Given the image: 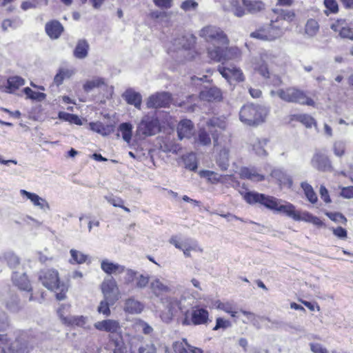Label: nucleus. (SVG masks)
<instances>
[{
	"label": "nucleus",
	"instance_id": "f257e3e1",
	"mask_svg": "<svg viewBox=\"0 0 353 353\" xmlns=\"http://www.w3.org/2000/svg\"><path fill=\"white\" fill-rule=\"evenodd\" d=\"M41 337L42 333L32 329L19 331L11 342L7 335L0 334V353H29Z\"/></svg>",
	"mask_w": 353,
	"mask_h": 353
},
{
	"label": "nucleus",
	"instance_id": "f03ea898",
	"mask_svg": "<svg viewBox=\"0 0 353 353\" xmlns=\"http://www.w3.org/2000/svg\"><path fill=\"white\" fill-rule=\"evenodd\" d=\"M172 291L171 287L158 280H156V296L160 297V303L162 308L165 310L161 315V319L165 321H169L173 315L181 309V303L176 299L168 296L167 294Z\"/></svg>",
	"mask_w": 353,
	"mask_h": 353
},
{
	"label": "nucleus",
	"instance_id": "7ed1b4c3",
	"mask_svg": "<svg viewBox=\"0 0 353 353\" xmlns=\"http://www.w3.org/2000/svg\"><path fill=\"white\" fill-rule=\"evenodd\" d=\"M39 279L43 286L56 293L57 300L61 301L65 299L68 288L65 283L60 281L57 270H42L39 272Z\"/></svg>",
	"mask_w": 353,
	"mask_h": 353
},
{
	"label": "nucleus",
	"instance_id": "20e7f679",
	"mask_svg": "<svg viewBox=\"0 0 353 353\" xmlns=\"http://www.w3.org/2000/svg\"><path fill=\"white\" fill-rule=\"evenodd\" d=\"M266 115L267 110L263 106L248 103L241 108L239 119L246 125L255 126L263 123Z\"/></svg>",
	"mask_w": 353,
	"mask_h": 353
},
{
	"label": "nucleus",
	"instance_id": "39448f33",
	"mask_svg": "<svg viewBox=\"0 0 353 353\" xmlns=\"http://www.w3.org/2000/svg\"><path fill=\"white\" fill-rule=\"evenodd\" d=\"M272 97L278 96L281 100L288 102L314 106L315 103L305 93L296 87H289L270 92Z\"/></svg>",
	"mask_w": 353,
	"mask_h": 353
},
{
	"label": "nucleus",
	"instance_id": "423d86ee",
	"mask_svg": "<svg viewBox=\"0 0 353 353\" xmlns=\"http://www.w3.org/2000/svg\"><path fill=\"white\" fill-rule=\"evenodd\" d=\"M244 200L249 204L253 205L260 203L267 208L277 212L281 199H278L272 196H268L264 194H260L255 192L240 191Z\"/></svg>",
	"mask_w": 353,
	"mask_h": 353
},
{
	"label": "nucleus",
	"instance_id": "0eeeda50",
	"mask_svg": "<svg viewBox=\"0 0 353 353\" xmlns=\"http://www.w3.org/2000/svg\"><path fill=\"white\" fill-rule=\"evenodd\" d=\"M199 36L207 42L213 44L227 46L229 43L226 34L221 28L216 26L208 25L203 27L199 32Z\"/></svg>",
	"mask_w": 353,
	"mask_h": 353
},
{
	"label": "nucleus",
	"instance_id": "6e6552de",
	"mask_svg": "<svg viewBox=\"0 0 353 353\" xmlns=\"http://www.w3.org/2000/svg\"><path fill=\"white\" fill-rule=\"evenodd\" d=\"M103 299L111 303H115L121 297V292L116 280L113 277L105 279L101 284Z\"/></svg>",
	"mask_w": 353,
	"mask_h": 353
},
{
	"label": "nucleus",
	"instance_id": "1a4fd4ad",
	"mask_svg": "<svg viewBox=\"0 0 353 353\" xmlns=\"http://www.w3.org/2000/svg\"><path fill=\"white\" fill-rule=\"evenodd\" d=\"M170 243L173 245L176 248L182 250L183 254L186 257H190V251H196L203 252V250L195 241H186L184 242L180 241V239L177 236H172L170 240Z\"/></svg>",
	"mask_w": 353,
	"mask_h": 353
},
{
	"label": "nucleus",
	"instance_id": "9d476101",
	"mask_svg": "<svg viewBox=\"0 0 353 353\" xmlns=\"http://www.w3.org/2000/svg\"><path fill=\"white\" fill-rule=\"evenodd\" d=\"M172 46V50H180L182 55L185 56L188 60L193 59L196 54V52L190 50L192 46V41L185 37L174 39Z\"/></svg>",
	"mask_w": 353,
	"mask_h": 353
},
{
	"label": "nucleus",
	"instance_id": "9b49d317",
	"mask_svg": "<svg viewBox=\"0 0 353 353\" xmlns=\"http://www.w3.org/2000/svg\"><path fill=\"white\" fill-rule=\"evenodd\" d=\"M271 59V54L268 52L261 53L256 57L252 61V68L265 78L270 77V72L268 67V61Z\"/></svg>",
	"mask_w": 353,
	"mask_h": 353
},
{
	"label": "nucleus",
	"instance_id": "f8f14e48",
	"mask_svg": "<svg viewBox=\"0 0 353 353\" xmlns=\"http://www.w3.org/2000/svg\"><path fill=\"white\" fill-rule=\"evenodd\" d=\"M154 129V113L151 112L145 115L137 127V132L144 136L153 134Z\"/></svg>",
	"mask_w": 353,
	"mask_h": 353
},
{
	"label": "nucleus",
	"instance_id": "ddd939ff",
	"mask_svg": "<svg viewBox=\"0 0 353 353\" xmlns=\"http://www.w3.org/2000/svg\"><path fill=\"white\" fill-rule=\"evenodd\" d=\"M311 163L312 166L318 170L323 172L332 170V165L328 157L320 151L314 154Z\"/></svg>",
	"mask_w": 353,
	"mask_h": 353
},
{
	"label": "nucleus",
	"instance_id": "4468645a",
	"mask_svg": "<svg viewBox=\"0 0 353 353\" xmlns=\"http://www.w3.org/2000/svg\"><path fill=\"white\" fill-rule=\"evenodd\" d=\"M94 327L99 331L112 334L119 333L121 330L119 322L110 319L96 322L94 324Z\"/></svg>",
	"mask_w": 353,
	"mask_h": 353
},
{
	"label": "nucleus",
	"instance_id": "2eb2a0df",
	"mask_svg": "<svg viewBox=\"0 0 353 353\" xmlns=\"http://www.w3.org/2000/svg\"><path fill=\"white\" fill-rule=\"evenodd\" d=\"M121 97L128 104L134 105L136 108L141 110L142 96L139 92L130 88L122 94Z\"/></svg>",
	"mask_w": 353,
	"mask_h": 353
},
{
	"label": "nucleus",
	"instance_id": "dca6fc26",
	"mask_svg": "<svg viewBox=\"0 0 353 353\" xmlns=\"http://www.w3.org/2000/svg\"><path fill=\"white\" fill-rule=\"evenodd\" d=\"M172 348L174 353H203L201 349L191 345L185 339L173 343Z\"/></svg>",
	"mask_w": 353,
	"mask_h": 353
},
{
	"label": "nucleus",
	"instance_id": "f3484780",
	"mask_svg": "<svg viewBox=\"0 0 353 353\" xmlns=\"http://www.w3.org/2000/svg\"><path fill=\"white\" fill-rule=\"evenodd\" d=\"M194 133V124L189 119L181 120L177 125V134L180 140L190 139Z\"/></svg>",
	"mask_w": 353,
	"mask_h": 353
},
{
	"label": "nucleus",
	"instance_id": "a211bd4d",
	"mask_svg": "<svg viewBox=\"0 0 353 353\" xmlns=\"http://www.w3.org/2000/svg\"><path fill=\"white\" fill-rule=\"evenodd\" d=\"M190 316L194 325H201L208 323L209 313L206 309L195 306L192 307Z\"/></svg>",
	"mask_w": 353,
	"mask_h": 353
},
{
	"label": "nucleus",
	"instance_id": "6ab92c4d",
	"mask_svg": "<svg viewBox=\"0 0 353 353\" xmlns=\"http://www.w3.org/2000/svg\"><path fill=\"white\" fill-rule=\"evenodd\" d=\"M218 70L220 74L228 81L230 79H234L236 81H243L244 80L243 72L239 68L235 67L225 68L219 66Z\"/></svg>",
	"mask_w": 353,
	"mask_h": 353
},
{
	"label": "nucleus",
	"instance_id": "aec40b11",
	"mask_svg": "<svg viewBox=\"0 0 353 353\" xmlns=\"http://www.w3.org/2000/svg\"><path fill=\"white\" fill-rule=\"evenodd\" d=\"M101 270L108 275L120 274L125 272V266L113 263L108 259H103L101 262Z\"/></svg>",
	"mask_w": 353,
	"mask_h": 353
},
{
	"label": "nucleus",
	"instance_id": "412c9836",
	"mask_svg": "<svg viewBox=\"0 0 353 353\" xmlns=\"http://www.w3.org/2000/svg\"><path fill=\"white\" fill-rule=\"evenodd\" d=\"M20 194L21 196H26L27 199H29L34 206H37L41 210H50V205L48 201L46 199L40 197L37 194L28 192L25 190H21Z\"/></svg>",
	"mask_w": 353,
	"mask_h": 353
},
{
	"label": "nucleus",
	"instance_id": "4be33fe9",
	"mask_svg": "<svg viewBox=\"0 0 353 353\" xmlns=\"http://www.w3.org/2000/svg\"><path fill=\"white\" fill-rule=\"evenodd\" d=\"M61 308L58 311V315L62 322L68 325L84 327L87 323V317L83 316H64Z\"/></svg>",
	"mask_w": 353,
	"mask_h": 353
},
{
	"label": "nucleus",
	"instance_id": "5701e85b",
	"mask_svg": "<svg viewBox=\"0 0 353 353\" xmlns=\"http://www.w3.org/2000/svg\"><path fill=\"white\" fill-rule=\"evenodd\" d=\"M199 98L201 100L206 101H219L222 99V92L216 87L206 88L200 92Z\"/></svg>",
	"mask_w": 353,
	"mask_h": 353
},
{
	"label": "nucleus",
	"instance_id": "b1692460",
	"mask_svg": "<svg viewBox=\"0 0 353 353\" xmlns=\"http://www.w3.org/2000/svg\"><path fill=\"white\" fill-rule=\"evenodd\" d=\"M13 283L20 290L30 291L32 290L29 280L26 274L23 272H14L12 276Z\"/></svg>",
	"mask_w": 353,
	"mask_h": 353
},
{
	"label": "nucleus",
	"instance_id": "393cba45",
	"mask_svg": "<svg viewBox=\"0 0 353 353\" xmlns=\"http://www.w3.org/2000/svg\"><path fill=\"white\" fill-rule=\"evenodd\" d=\"M45 30L51 39H57L63 31V27L59 21H52L46 24Z\"/></svg>",
	"mask_w": 353,
	"mask_h": 353
},
{
	"label": "nucleus",
	"instance_id": "a878e982",
	"mask_svg": "<svg viewBox=\"0 0 353 353\" xmlns=\"http://www.w3.org/2000/svg\"><path fill=\"white\" fill-rule=\"evenodd\" d=\"M158 144L159 145V149L164 152H172L173 154H177L181 150L179 145L172 143L169 138L158 137Z\"/></svg>",
	"mask_w": 353,
	"mask_h": 353
},
{
	"label": "nucleus",
	"instance_id": "bb28decb",
	"mask_svg": "<svg viewBox=\"0 0 353 353\" xmlns=\"http://www.w3.org/2000/svg\"><path fill=\"white\" fill-rule=\"evenodd\" d=\"M294 221H302L311 223L318 227H321L323 225V223L321 221V219L319 218L312 215L311 213H310L307 211L298 210Z\"/></svg>",
	"mask_w": 353,
	"mask_h": 353
},
{
	"label": "nucleus",
	"instance_id": "cd10ccee",
	"mask_svg": "<svg viewBox=\"0 0 353 353\" xmlns=\"http://www.w3.org/2000/svg\"><path fill=\"white\" fill-rule=\"evenodd\" d=\"M270 175L273 179L277 181L280 185L290 188L292 185V180L291 177L281 169H274Z\"/></svg>",
	"mask_w": 353,
	"mask_h": 353
},
{
	"label": "nucleus",
	"instance_id": "c85d7f7f",
	"mask_svg": "<svg viewBox=\"0 0 353 353\" xmlns=\"http://www.w3.org/2000/svg\"><path fill=\"white\" fill-rule=\"evenodd\" d=\"M0 261L6 262L10 268H16L20 263L18 256L10 250L0 253Z\"/></svg>",
	"mask_w": 353,
	"mask_h": 353
},
{
	"label": "nucleus",
	"instance_id": "c756f323",
	"mask_svg": "<svg viewBox=\"0 0 353 353\" xmlns=\"http://www.w3.org/2000/svg\"><path fill=\"white\" fill-rule=\"evenodd\" d=\"M239 174L241 179H249L254 182L261 181L265 179L263 175L258 173L252 168H243L241 169Z\"/></svg>",
	"mask_w": 353,
	"mask_h": 353
},
{
	"label": "nucleus",
	"instance_id": "7c9ffc66",
	"mask_svg": "<svg viewBox=\"0 0 353 353\" xmlns=\"http://www.w3.org/2000/svg\"><path fill=\"white\" fill-rule=\"evenodd\" d=\"M297 211L298 210H296V207L293 204L281 200L276 212L283 214L293 220H295Z\"/></svg>",
	"mask_w": 353,
	"mask_h": 353
},
{
	"label": "nucleus",
	"instance_id": "2f4dec72",
	"mask_svg": "<svg viewBox=\"0 0 353 353\" xmlns=\"http://www.w3.org/2000/svg\"><path fill=\"white\" fill-rule=\"evenodd\" d=\"M25 79L19 76H12L7 79V85L5 86L6 92L12 93L25 84Z\"/></svg>",
	"mask_w": 353,
	"mask_h": 353
},
{
	"label": "nucleus",
	"instance_id": "473e14b6",
	"mask_svg": "<svg viewBox=\"0 0 353 353\" xmlns=\"http://www.w3.org/2000/svg\"><path fill=\"white\" fill-rule=\"evenodd\" d=\"M143 305L133 298L125 300L124 303V311L130 314H138L143 310Z\"/></svg>",
	"mask_w": 353,
	"mask_h": 353
},
{
	"label": "nucleus",
	"instance_id": "72a5a7b5",
	"mask_svg": "<svg viewBox=\"0 0 353 353\" xmlns=\"http://www.w3.org/2000/svg\"><path fill=\"white\" fill-rule=\"evenodd\" d=\"M105 85L106 83L104 78L95 77L92 79L87 80L83 85V89L85 92H90L95 88H99Z\"/></svg>",
	"mask_w": 353,
	"mask_h": 353
},
{
	"label": "nucleus",
	"instance_id": "f704fd0d",
	"mask_svg": "<svg viewBox=\"0 0 353 353\" xmlns=\"http://www.w3.org/2000/svg\"><path fill=\"white\" fill-rule=\"evenodd\" d=\"M242 4L248 12L257 13L264 9V4L260 1L242 0Z\"/></svg>",
	"mask_w": 353,
	"mask_h": 353
},
{
	"label": "nucleus",
	"instance_id": "c9c22d12",
	"mask_svg": "<svg viewBox=\"0 0 353 353\" xmlns=\"http://www.w3.org/2000/svg\"><path fill=\"white\" fill-rule=\"evenodd\" d=\"M133 126L130 123H122L119 125L118 130L121 133L123 139L129 143L132 137Z\"/></svg>",
	"mask_w": 353,
	"mask_h": 353
},
{
	"label": "nucleus",
	"instance_id": "e433bc0d",
	"mask_svg": "<svg viewBox=\"0 0 353 353\" xmlns=\"http://www.w3.org/2000/svg\"><path fill=\"white\" fill-rule=\"evenodd\" d=\"M89 49L88 43L85 40H81L78 42L74 50V56L77 59H84L88 55Z\"/></svg>",
	"mask_w": 353,
	"mask_h": 353
},
{
	"label": "nucleus",
	"instance_id": "4c0bfd02",
	"mask_svg": "<svg viewBox=\"0 0 353 353\" xmlns=\"http://www.w3.org/2000/svg\"><path fill=\"white\" fill-rule=\"evenodd\" d=\"M228 161L229 149L224 147L220 150L216 162L221 170H225L228 166Z\"/></svg>",
	"mask_w": 353,
	"mask_h": 353
},
{
	"label": "nucleus",
	"instance_id": "58836bf2",
	"mask_svg": "<svg viewBox=\"0 0 353 353\" xmlns=\"http://www.w3.org/2000/svg\"><path fill=\"white\" fill-rule=\"evenodd\" d=\"M223 46H214L208 48V57L216 62L223 61Z\"/></svg>",
	"mask_w": 353,
	"mask_h": 353
},
{
	"label": "nucleus",
	"instance_id": "ea45409f",
	"mask_svg": "<svg viewBox=\"0 0 353 353\" xmlns=\"http://www.w3.org/2000/svg\"><path fill=\"white\" fill-rule=\"evenodd\" d=\"M267 139H256L252 143L253 150L255 151L256 154L260 157H265L268 154L264 147L268 143Z\"/></svg>",
	"mask_w": 353,
	"mask_h": 353
},
{
	"label": "nucleus",
	"instance_id": "a19ab883",
	"mask_svg": "<svg viewBox=\"0 0 353 353\" xmlns=\"http://www.w3.org/2000/svg\"><path fill=\"white\" fill-rule=\"evenodd\" d=\"M171 95L168 92H163L156 94V108L157 107H167L171 103Z\"/></svg>",
	"mask_w": 353,
	"mask_h": 353
},
{
	"label": "nucleus",
	"instance_id": "79ce46f5",
	"mask_svg": "<svg viewBox=\"0 0 353 353\" xmlns=\"http://www.w3.org/2000/svg\"><path fill=\"white\" fill-rule=\"evenodd\" d=\"M70 253L71 255V259H70V263L72 264L83 263L86 261V260L88 258V255L74 249H71Z\"/></svg>",
	"mask_w": 353,
	"mask_h": 353
},
{
	"label": "nucleus",
	"instance_id": "37998d69",
	"mask_svg": "<svg viewBox=\"0 0 353 353\" xmlns=\"http://www.w3.org/2000/svg\"><path fill=\"white\" fill-rule=\"evenodd\" d=\"M74 71L72 70L61 68L55 75L54 78V83L59 86L62 84L65 79L70 78L74 74Z\"/></svg>",
	"mask_w": 353,
	"mask_h": 353
},
{
	"label": "nucleus",
	"instance_id": "c03bdc74",
	"mask_svg": "<svg viewBox=\"0 0 353 353\" xmlns=\"http://www.w3.org/2000/svg\"><path fill=\"white\" fill-rule=\"evenodd\" d=\"M301 186L307 200L312 203H316L317 202V196L312 187L307 182L301 183Z\"/></svg>",
	"mask_w": 353,
	"mask_h": 353
},
{
	"label": "nucleus",
	"instance_id": "a18cd8bd",
	"mask_svg": "<svg viewBox=\"0 0 353 353\" xmlns=\"http://www.w3.org/2000/svg\"><path fill=\"white\" fill-rule=\"evenodd\" d=\"M265 28L266 29L268 41L274 40L280 37L283 33V30L281 28L275 26L273 23Z\"/></svg>",
	"mask_w": 353,
	"mask_h": 353
},
{
	"label": "nucleus",
	"instance_id": "49530a36",
	"mask_svg": "<svg viewBox=\"0 0 353 353\" xmlns=\"http://www.w3.org/2000/svg\"><path fill=\"white\" fill-rule=\"evenodd\" d=\"M240 54V50L237 48L223 47V61L238 58Z\"/></svg>",
	"mask_w": 353,
	"mask_h": 353
},
{
	"label": "nucleus",
	"instance_id": "de8ad7c7",
	"mask_svg": "<svg viewBox=\"0 0 353 353\" xmlns=\"http://www.w3.org/2000/svg\"><path fill=\"white\" fill-rule=\"evenodd\" d=\"M130 353H150L149 351L142 345L141 342L138 339H132L130 341Z\"/></svg>",
	"mask_w": 353,
	"mask_h": 353
},
{
	"label": "nucleus",
	"instance_id": "09e8293b",
	"mask_svg": "<svg viewBox=\"0 0 353 353\" xmlns=\"http://www.w3.org/2000/svg\"><path fill=\"white\" fill-rule=\"evenodd\" d=\"M196 142L203 146L210 145L211 144V138L204 129H201L198 132Z\"/></svg>",
	"mask_w": 353,
	"mask_h": 353
},
{
	"label": "nucleus",
	"instance_id": "8fccbe9b",
	"mask_svg": "<svg viewBox=\"0 0 353 353\" xmlns=\"http://www.w3.org/2000/svg\"><path fill=\"white\" fill-rule=\"evenodd\" d=\"M24 93L26 94L27 97L31 99L32 100H36L37 101H42L46 99V94L43 92H39L33 91L31 88L27 87L23 89Z\"/></svg>",
	"mask_w": 353,
	"mask_h": 353
},
{
	"label": "nucleus",
	"instance_id": "3c124183",
	"mask_svg": "<svg viewBox=\"0 0 353 353\" xmlns=\"http://www.w3.org/2000/svg\"><path fill=\"white\" fill-rule=\"evenodd\" d=\"M318 30L319 24L317 21L314 19L308 20L305 25V33L310 37H314L317 33Z\"/></svg>",
	"mask_w": 353,
	"mask_h": 353
},
{
	"label": "nucleus",
	"instance_id": "603ef678",
	"mask_svg": "<svg viewBox=\"0 0 353 353\" xmlns=\"http://www.w3.org/2000/svg\"><path fill=\"white\" fill-rule=\"evenodd\" d=\"M114 303H111L109 301L103 299L99 303L97 307V312L103 314L105 316H109L111 314L110 306L113 305Z\"/></svg>",
	"mask_w": 353,
	"mask_h": 353
},
{
	"label": "nucleus",
	"instance_id": "864d4df0",
	"mask_svg": "<svg viewBox=\"0 0 353 353\" xmlns=\"http://www.w3.org/2000/svg\"><path fill=\"white\" fill-rule=\"evenodd\" d=\"M59 118L65 121H69L71 123H75L77 125H81V121L78 116L72 114H70L65 112H60L59 113Z\"/></svg>",
	"mask_w": 353,
	"mask_h": 353
},
{
	"label": "nucleus",
	"instance_id": "5fc2aeb1",
	"mask_svg": "<svg viewBox=\"0 0 353 353\" xmlns=\"http://www.w3.org/2000/svg\"><path fill=\"white\" fill-rule=\"evenodd\" d=\"M195 100V97L190 96L185 101L181 102L179 106L183 108L187 112H194L196 107Z\"/></svg>",
	"mask_w": 353,
	"mask_h": 353
},
{
	"label": "nucleus",
	"instance_id": "6e6d98bb",
	"mask_svg": "<svg viewBox=\"0 0 353 353\" xmlns=\"http://www.w3.org/2000/svg\"><path fill=\"white\" fill-rule=\"evenodd\" d=\"M217 308L235 317L237 312L234 310L233 304L230 302H220L217 305Z\"/></svg>",
	"mask_w": 353,
	"mask_h": 353
},
{
	"label": "nucleus",
	"instance_id": "4d7b16f0",
	"mask_svg": "<svg viewBox=\"0 0 353 353\" xmlns=\"http://www.w3.org/2000/svg\"><path fill=\"white\" fill-rule=\"evenodd\" d=\"M345 143L343 141H336L333 144V151L336 156L341 157L345 154Z\"/></svg>",
	"mask_w": 353,
	"mask_h": 353
},
{
	"label": "nucleus",
	"instance_id": "13d9d810",
	"mask_svg": "<svg viewBox=\"0 0 353 353\" xmlns=\"http://www.w3.org/2000/svg\"><path fill=\"white\" fill-rule=\"evenodd\" d=\"M232 12L233 14L238 17H241L245 14V8L243 7V4L240 3L238 1H233L232 3Z\"/></svg>",
	"mask_w": 353,
	"mask_h": 353
},
{
	"label": "nucleus",
	"instance_id": "bf43d9fd",
	"mask_svg": "<svg viewBox=\"0 0 353 353\" xmlns=\"http://www.w3.org/2000/svg\"><path fill=\"white\" fill-rule=\"evenodd\" d=\"M201 177L207 178L210 181L216 183L219 181V176L216 173L210 170H201L199 172Z\"/></svg>",
	"mask_w": 353,
	"mask_h": 353
},
{
	"label": "nucleus",
	"instance_id": "052dcab7",
	"mask_svg": "<svg viewBox=\"0 0 353 353\" xmlns=\"http://www.w3.org/2000/svg\"><path fill=\"white\" fill-rule=\"evenodd\" d=\"M240 312L246 316L248 321L253 323L254 325H257L259 321L262 320V317L255 314L253 312L241 310Z\"/></svg>",
	"mask_w": 353,
	"mask_h": 353
},
{
	"label": "nucleus",
	"instance_id": "680f3d73",
	"mask_svg": "<svg viewBox=\"0 0 353 353\" xmlns=\"http://www.w3.org/2000/svg\"><path fill=\"white\" fill-rule=\"evenodd\" d=\"M198 3L194 0H185L181 5V8L185 12L196 10L198 8Z\"/></svg>",
	"mask_w": 353,
	"mask_h": 353
},
{
	"label": "nucleus",
	"instance_id": "e2e57ef3",
	"mask_svg": "<svg viewBox=\"0 0 353 353\" xmlns=\"http://www.w3.org/2000/svg\"><path fill=\"white\" fill-rule=\"evenodd\" d=\"M124 272H125L124 282L127 285L132 283V282L136 280L137 276L138 275V272L132 269H125Z\"/></svg>",
	"mask_w": 353,
	"mask_h": 353
},
{
	"label": "nucleus",
	"instance_id": "0e129e2a",
	"mask_svg": "<svg viewBox=\"0 0 353 353\" xmlns=\"http://www.w3.org/2000/svg\"><path fill=\"white\" fill-rule=\"evenodd\" d=\"M136 280V287L138 288H144L148 285L149 283V277L143 274H138Z\"/></svg>",
	"mask_w": 353,
	"mask_h": 353
},
{
	"label": "nucleus",
	"instance_id": "69168bd1",
	"mask_svg": "<svg viewBox=\"0 0 353 353\" xmlns=\"http://www.w3.org/2000/svg\"><path fill=\"white\" fill-rule=\"evenodd\" d=\"M324 5L330 12L336 13L338 12L339 6L336 0H324Z\"/></svg>",
	"mask_w": 353,
	"mask_h": 353
},
{
	"label": "nucleus",
	"instance_id": "338daca9",
	"mask_svg": "<svg viewBox=\"0 0 353 353\" xmlns=\"http://www.w3.org/2000/svg\"><path fill=\"white\" fill-rule=\"evenodd\" d=\"M250 37L261 40L268 41V36L266 29L265 28H261L250 34Z\"/></svg>",
	"mask_w": 353,
	"mask_h": 353
},
{
	"label": "nucleus",
	"instance_id": "774afa93",
	"mask_svg": "<svg viewBox=\"0 0 353 353\" xmlns=\"http://www.w3.org/2000/svg\"><path fill=\"white\" fill-rule=\"evenodd\" d=\"M299 120L307 128H311L315 123L314 119L309 115L301 114L299 116Z\"/></svg>",
	"mask_w": 353,
	"mask_h": 353
}]
</instances>
